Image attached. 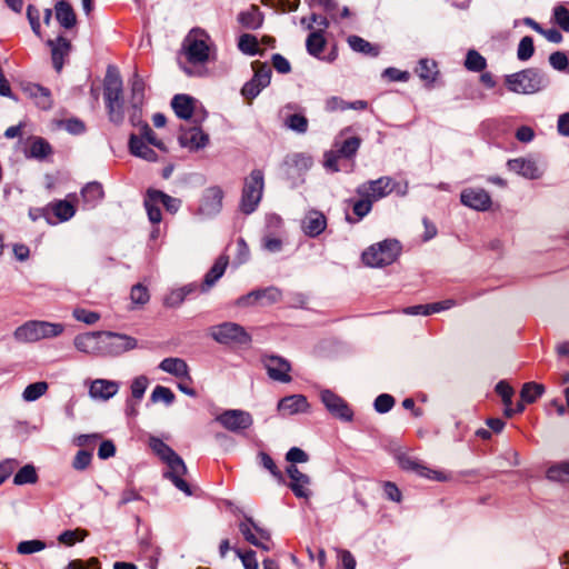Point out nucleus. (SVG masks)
Instances as JSON below:
<instances>
[{
    "label": "nucleus",
    "mask_w": 569,
    "mask_h": 569,
    "mask_svg": "<svg viewBox=\"0 0 569 569\" xmlns=\"http://www.w3.org/2000/svg\"><path fill=\"white\" fill-rule=\"evenodd\" d=\"M149 446L168 466V470L163 472V478L170 480L184 495L191 496V486L182 478L188 473V468L182 458L160 438L151 437Z\"/></svg>",
    "instance_id": "nucleus-1"
},
{
    "label": "nucleus",
    "mask_w": 569,
    "mask_h": 569,
    "mask_svg": "<svg viewBox=\"0 0 569 569\" xmlns=\"http://www.w3.org/2000/svg\"><path fill=\"white\" fill-rule=\"evenodd\" d=\"M122 79L114 67L109 66L103 81V99L109 120L119 126L124 120Z\"/></svg>",
    "instance_id": "nucleus-2"
},
{
    "label": "nucleus",
    "mask_w": 569,
    "mask_h": 569,
    "mask_svg": "<svg viewBox=\"0 0 569 569\" xmlns=\"http://www.w3.org/2000/svg\"><path fill=\"white\" fill-rule=\"evenodd\" d=\"M505 84L511 92L519 94H533L547 88L549 78L538 68H528L507 74Z\"/></svg>",
    "instance_id": "nucleus-3"
},
{
    "label": "nucleus",
    "mask_w": 569,
    "mask_h": 569,
    "mask_svg": "<svg viewBox=\"0 0 569 569\" xmlns=\"http://www.w3.org/2000/svg\"><path fill=\"white\" fill-rule=\"evenodd\" d=\"M402 246L397 239H385L371 244L362 254V262L371 268H382L392 264L400 256Z\"/></svg>",
    "instance_id": "nucleus-4"
},
{
    "label": "nucleus",
    "mask_w": 569,
    "mask_h": 569,
    "mask_svg": "<svg viewBox=\"0 0 569 569\" xmlns=\"http://www.w3.org/2000/svg\"><path fill=\"white\" fill-rule=\"evenodd\" d=\"M210 36L200 28L191 29L181 44V52L187 61L193 66L204 64L210 58Z\"/></svg>",
    "instance_id": "nucleus-5"
},
{
    "label": "nucleus",
    "mask_w": 569,
    "mask_h": 569,
    "mask_svg": "<svg viewBox=\"0 0 569 569\" xmlns=\"http://www.w3.org/2000/svg\"><path fill=\"white\" fill-rule=\"evenodd\" d=\"M63 331L64 326L59 322L29 320L14 330L13 337L19 342H36L58 337Z\"/></svg>",
    "instance_id": "nucleus-6"
},
{
    "label": "nucleus",
    "mask_w": 569,
    "mask_h": 569,
    "mask_svg": "<svg viewBox=\"0 0 569 569\" xmlns=\"http://www.w3.org/2000/svg\"><path fill=\"white\" fill-rule=\"evenodd\" d=\"M264 188V174L260 169H253L244 179L239 210L243 214L254 212L262 199Z\"/></svg>",
    "instance_id": "nucleus-7"
},
{
    "label": "nucleus",
    "mask_w": 569,
    "mask_h": 569,
    "mask_svg": "<svg viewBox=\"0 0 569 569\" xmlns=\"http://www.w3.org/2000/svg\"><path fill=\"white\" fill-rule=\"evenodd\" d=\"M210 337L220 345L249 346L252 337L239 323L226 321L210 328Z\"/></svg>",
    "instance_id": "nucleus-8"
},
{
    "label": "nucleus",
    "mask_w": 569,
    "mask_h": 569,
    "mask_svg": "<svg viewBox=\"0 0 569 569\" xmlns=\"http://www.w3.org/2000/svg\"><path fill=\"white\" fill-rule=\"evenodd\" d=\"M136 338L112 331H101L100 352L106 356H120L137 348Z\"/></svg>",
    "instance_id": "nucleus-9"
},
{
    "label": "nucleus",
    "mask_w": 569,
    "mask_h": 569,
    "mask_svg": "<svg viewBox=\"0 0 569 569\" xmlns=\"http://www.w3.org/2000/svg\"><path fill=\"white\" fill-rule=\"evenodd\" d=\"M239 531L243 539L250 545L269 551L271 547L268 542L271 541L269 530L260 527L252 517L244 515L243 520L239 523Z\"/></svg>",
    "instance_id": "nucleus-10"
},
{
    "label": "nucleus",
    "mask_w": 569,
    "mask_h": 569,
    "mask_svg": "<svg viewBox=\"0 0 569 569\" xmlns=\"http://www.w3.org/2000/svg\"><path fill=\"white\" fill-rule=\"evenodd\" d=\"M397 181L388 176L380 177L376 180H369L359 184L356 193L359 197H367L373 203L389 196L396 188Z\"/></svg>",
    "instance_id": "nucleus-11"
},
{
    "label": "nucleus",
    "mask_w": 569,
    "mask_h": 569,
    "mask_svg": "<svg viewBox=\"0 0 569 569\" xmlns=\"http://www.w3.org/2000/svg\"><path fill=\"white\" fill-rule=\"evenodd\" d=\"M216 421L233 433H240L249 429L253 423L252 416L248 411L240 409L224 410L216 417Z\"/></svg>",
    "instance_id": "nucleus-12"
},
{
    "label": "nucleus",
    "mask_w": 569,
    "mask_h": 569,
    "mask_svg": "<svg viewBox=\"0 0 569 569\" xmlns=\"http://www.w3.org/2000/svg\"><path fill=\"white\" fill-rule=\"evenodd\" d=\"M320 399L331 416L341 421H352L353 410L342 397L329 389H325L320 392Z\"/></svg>",
    "instance_id": "nucleus-13"
},
{
    "label": "nucleus",
    "mask_w": 569,
    "mask_h": 569,
    "mask_svg": "<svg viewBox=\"0 0 569 569\" xmlns=\"http://www.w3.org/2000/svg\"><path fill=\"white\" fill-rule=\"evenodd\" d=\"M281 299V291L276 287H268L263 289L252 290L249 293L241 296L237 300L239 307H249L254 305L270 306L279 302Z\"/></svg>",
    "instance_id": "nucleus-14"
},
{
    "label": "nucleus",
    "mask_w": 569,
    "mask_h": 569,
    "mask_svg": "<svg viewBox=\"0 0 569 569\" xmlns=\"http://www.w3.org/2000/svg\"><path fill=\"white\" fill-rule=\"evenodd\" d=\"M399 467L405 471H411L416 475L427 478L429 480L436 481H446L447 476L438 470L430 469L429 467L422 465L418 459L408 456L406 453L399 455L397 457Z\"/></svg>",
    "instance_id": "nucleus-15"
},
{
    "label": "nucleus",
    "mask_w": 569,
    "mask_h": 569,
    "mask_svg": "<svg viewBox=\"0 0 569 569\" xmlns=\"http://www.w3.org/2000/svg\"><path fill=\"white\" fill-rule=\"evenodd\" d=\"M262 363L267 370L270 379L282 383H288L292 380L290 376V362L280 356H264Z\"/></svg>",
    "instance_id": "nucleus-16"
},
{
    "label": "nucleus",
    "mask_w": 569,
    "mask_h": 569,
    "mask_svg": "<svg viewBox=\"0 0 569 569\" xmlns=\"http://www.w3.org/2000/svg\"><path fill=\"white\" fill-rule=\"evenodd\" d=\"M223 197L224 192L219 186L207 188L200 200L199 212L208 217L218 214L222 209Z\"/></svg>",
    "instance_id": "nucleus-17"
},
{
    "label": "nucleus",
    "mask_w": 569,
    "mask_h": 569,
    "mask_svg": "<svg viewBox=\"0 0 569 569\" xmlns=\"http://www.w3.org/2000/svg\"><path fill=\"white\" fill-rule=\"evenodd\" d=\"M460 201L463 206L477 211H487L492 204L488 191L482 188H466L460 193Z\"/></svg>",
    "instance_id": "nucleus-18"
},
{
    "label": "nucleus",
    "mask_w": 569,
    "mask_h": 569,
    "mask_svg": "<svg viewBox=\"0 0 569 569\" xmlns=\"http://www.w3.org/2000/svg\"><path fill=\"white\" fill-rule=\"evenodd\" d=\"M178 140L181 147L188 148L190 151H198L208 146L209 136L201 128L191 127L182 129Z\"/></svg>",
    "instance_id": "nucleus-19"
},
{
    "label": "nucleus",
    "mask_w": 569,
    "mask_h": 569,
    "mask_svg": "<svg viewBox=\"0 0 569 569\" xmlns=\"http://www.w3.org/2000/svg\"><path fill=\"white\" fill-rule=\"evenodd\" d=\"M507 168L508 170L530 180L539 179L542 176V171L539 169L537 162L523 157L509 159L507 161Z\"/></svg>",
    "instance_id": "nucleus-20"
},
{
    "label": "nucleus",
    "mask_w": 569,
    "mask_h": 569,
    "mask_svg": "<svg viewBox=\"0 0 569 569\" xmlns=\"http://www.w3.org/2000/svg\"><path fill=\"white\" fill-rule=\"evenodd\" d=\"M28 98L33 100L34 104L44 111L53 107V99L49 88L39 83H28L22 88Z\"/></svg>",
    "instance_id": "nucleus-21"
},
{
    "label": "nucleus",
    "mask_w": 569,
    "mask_h": 569,
    "mask_svg": "<svg viewBox=\"0 0 569 569\" xmlns=\"http://www.w3.org/2000/svg\"><path fill=\"white\" fill-rule=\"evenodd\" d=\"M47 44L51 48V60L54 70L60 73L64 59L71 51V42L63 36H58L56 40L49 39Z\"/></svg>",
    "instance_id": "nucleus-22"
},
{
    "label": "nucleus",
    "mask_w": 569,
    "mask_h": 569,
    "mask_svg": "<svg viewBox=\"0 0 569 569\" xmlns=\"http://www.w3.org/2000/svg\"><path fill=\"white\" fill-rule=\"evenodd\" d=\"M302 231L309 238L320 236L327 228V218L319 210H310L301 222Z\"/></svg>",
    "instance_id": "nucleus-23"
},
{
    "label": "nucleus",
    "mask_w": 569,
    "mask_h": 569,
    "mask_svg": "<svg viewBox=\"0 0 569 569\" xmlns=\"http://www.w3.org/2000/svg\"><path fill=\"white\" fill-rule=\"evenodd\" d=\"M310 406L303 395H291L283 397L278 402V411L282 416H292L300 412H307Z\"/></svg>",
    "instance_id": "nucleus-24"
},
{
    "label": "nucleus",
    "mask_w": 569,
    "mask_h": 569,
    "mask_svg": "<svg viewBox=\"0 0 569 569\" xmlns=\"http://www.w3.org/2000/svg\"><path fill=\"white\" fill-rule=\"evenodd\" d=\"M237 20L244 29L257 30L262 27L264 14L258 6L251 4L238 13Z\"/></svg>",
    "instance_id": "nucleus-25"
},
{
    "label": "nucleus",
    "mask_w": 569,
    "mask_h": 569,
    "mask_svg": "<svg viewBox=\"0 0 569 569\" xmlns=\"http://www.w3.org/2000/svg\"><path fill=\"white\" fill-rule=\"evenodd\" d=\"M228 264L229 257L226 254L219 256L212 267L204 274L201 290L208 291L224 274Z\"/></svg>",
    "instance_id": "nucleus-26"
},
{
    "label": "nucleus",
    "mask_w": 569,
    "mask_h": 569,
    "mask_svg": "<svg viewBox=\"0 0 569 569\" xmlns=\"http://www.w3.org/2000/svg\"><path fill=\"white\" fill-rule=\"evenodd\" d=\"M53 153L51 144L42 137H30L29 147L24 154L29 159L44 160Z\"/></svg>",
    "instance_id": "nucleus-27"
},
{
    "label": "nucleus",
    "mask_w": 569,
    "mask_h": 569,
    "mask_svg": "<svg viewBox=\"0 0 569 569\" xmlns=\"http://www.w3.org/2000/svg\"><path fill=\"white\" fill-rule=\"evenodd\" d=\"M352 207L353 216L347 213L346 221L350 224L360 222L372 210L373 202L367 197H359L358 199H349L347 201Z\"/></svg>",
    "instance_id": "nucleus-28"
},
{
    "label": "nucleus",
    "mask_w": 569,
    "mask_h": 569,
    "mask_svg": "<svg viewBox=\"0 0 569 569\" xmlns=\"http://www.w3.org/2000/svg\"><path fill=\"white\" fill-rule=\"evenodd\" d=\"M159 369H161L164 372H168L177 378L180 379H187L189 382H191V377L189 375V367L187 362L181 358H164L159 363Z\"/></svg>",
    "instance_id": "nucleus-29"
},
{
    "label": "nucleus",
    "mask_w": 569,
    "mask_h": 569,
    "mask_svg": "<svg viewBox=\"0 0 569 569\" xmlns=\"http://www.w3.org/2000/svg\"><path fill=\"white\" fill-rule=\"evenodd\" d=\"M49 214L53 221L66 222L76 214V207L68 200H53L48 203Z\"/></svg>",
    "instance_id": "nucleus-30"
},
{
    "label": "nucleus",
    "mask_w": 569,
    "mask_h": 569,
    "mask_svg": "<svg viewBox=\"0 0 569 569\" xmlns=\"http://www.w3.org/2000/svg\"><path fill=\"white\" fill-rule=\"evenodd\" d=\"M129 150L131 154L149 162H156L158 160L157 152L151 149L142 138H139L136 134H131L129 138Z\"/></svg>",
    "instance_id": "nucleus-31"
},
{
    "label": "nucleus",
    "mask_w": 569,
    "mask_h": 569,
    "mask_svg": "<svg viewBox=\"0 0 569 569\" xmlns=\"http://www.w3.org/2000/svg\"><path fill=\"white\" fill-rule=\"evenodd\" d=\"M101 331L80 333L74 337L73 345L77 350L86 353L100 351Z\"/></svg>",
    "instance_id": "nucleus-32"
},
{
    "label": "nucleus",
    "mask_w": 569,
    "mask_h": 569,
    "mask_svg": "<svg viewBox=\"0 0 569 569\" xmlns=\"http://www.w3.org/2000/svg\"><path fill=\"white\" fill-rule=\"evenodd\" d=\"M119 386L114 381L97 379L91 386L89 393L94 399L108 400L118 392Z\"/></svg>",
    "instance_id": "nucleus-33"
},
{
    "label": "nucleus",
    "mask_w": 569,
    "mask_h": 569,
    "mask_svg": "<svg viewBox=\"0 0 569 569\" xmlns=\"http://www.w3.org/2000/svg\"><path fill=\"white\" fill-rule=\"evenodd\" d=\"M81 197L86 208L92 209L104 198L103 187L98 181L87 183L81 190Z\"/></svg>",
    "instance_id": "nucleus-34"
},
{
    "label": "nucleus",
    "mask_w": 569,
    "mask_h": 569,
    "mask_svg": "<svg viewBox=\"0 0 569 569\" xmlns=\"http://www.w3.org/2000/svg\"><path fill=\"white\" fill-rule=\"evenodd\" d=\"M194 100L188 94H176L171 100V107L176 116L180 119L188 120L192 117L194 110Z\"/></svg>",
    "instance_id": "nucleus-35"
},
{
    "label": "nucleus",
    "mask_w": 569,
    "mask_h": 569,
    "mask_svg": "<svg viewBox=\"0 0 569 569\" xmlns=\"http://www.w3.org/2000/svg\"><path fill=\"white\" fill-rule=\"evenodd\" d=\"M56 19L64 29H71L77 23V16L72 6L66 0H60L54 6Z\"/></svg>",
    "instance_id": "nucleus-36"
},
{
    "label": "nucleus",
    "mask_w": 569,
    "mask_h": 569,
    "mask_svg": "<svg viewBox=\"0 0 569 569\" xmlns=\"http://www.w3.org/2000/svg\"><path fill=\"white\" fill-rule=\"evenodd\" d=\"M416 73L426 84H431L436 81L439 73L438 64L432 59H420L416 68Z\"/></svg>",
    "instance_id": "nucleus-37"
},
{
    "label": "nucleus",
    "mask_w": 569,
    "mask_h": 569,
    "mask_svg": "<svg viewBox=\"0 0 569 569\" xmlns=\"http://www.w3.org/2000/svg\"><path fill=\"white\" fill-rule=\"evenodd\" d=\"M361 138L359 137H349V138H346L343 140H336L335 141V150L342 157V158H346V159H351L353 158L360 146H361Z\"/></svg>",
    "instance_id": "nucleus-38"
},
{
    "label": "nucleus",
    "mask_w": 569,
    "mask_h": 569,
    "mask_svg": "<svg viewBox=\"0 0 569 569\" xmlns=\"http://www.w3.org/2000/svg\"><path fill=\"white\" fill-rule=\"evenodd\" d=\"M348 43L353 51L361 52L369 57H378L380 53L378 46L370 43L359 36H350Z\"/></svg>",
    "instance_id": "nucleus-39"
},
{
    "label": "nucleus",
    "mask_w": 569,
    "mask_h": 569,
    "mask_svg": "<svg viewBox=\"0 0 569 569\" xmlns=\"http://www.w3.org/2000/svg\"><path fill=\"white\" fill-rule=\"evenodd\" d=\"M326 43L327 41L321 30L311 31L306 40V49L310 56L319 58Z\"/></svg>",
    "instance_id": "nucleus-40"
},
{
    "label": "nucleus",
    "mask_w": 569,
    "mask_h": 569,
    "mask_svg": "<svg viewBox=\"0 0 569 569\" xmlns=\"http://www.w3.org/2000/svg\"><path fill=\"white\" fill-rule=\"evenodd\" d=\"M546 391L542 383L538 382H526L520 390V398L526 403H533L539 399Z\"/></svg>",
    "instance_id": "nucleus-41"
},
{
    "label": "nucleus",
    "mask_w": 569,
    "mask_h": 569,
    "mask_svg": "<svg viewBox=\"0 0 569 569\" xmlns=\"http://www.w3.org/2000/svg\"><path fill=\"white\" fill-rule=\"evenodd\" d=\"M39 477L34 466L26 465L18 470L13 477V483L16 486L33 485L38 481Z\"/></svg>",
    "instance_id": "nucleus-42"
},
{
    "label": "nucleus",
    "mask_w": 569,
    "mask_h": 569,
    "mask_svg": "<svg viewBox=\"0 0 569 569\" xmlns=\"http://www.w3.org/2000/svg\"><path fill=\"white\" fill-rule=\"evenodd\" d=\"M238 48L242 53L248 56L260 53L258 39L251 33H243L239 37Z\"/></svg>",
    "instance_id": "nucleus-43"
},
{
    "label": "nucleus",
    "mask_w": 569,
    "mask_h": 569,
    "mask_svg": "<svg viewBox=\"0 0 569 569\" xmlns=\"http://www.w3.org/2000/svg\"><path fill=\"white\" fill-rule=\"evenodd\" d=\"M465 67L472 72H482L487 68V60L477 50L471 49L467 52Z\"/></svg>",
    "instance_id": "nucleus-44"
},
{
    "label": "nucleus",
    "mask_w": 569,
    "mask_h": 569,
    "mask_svg": "<svg viewBox=\"0 0 569 569\" xmlns=\"http://www.w3.org/2000/svg\"><path fill=\"white\" fill-rule=\"evenodd\" d=\"M143 203H144V208L147 210L149 220L152 223H160L162 220V213L158 206L160 202L158 201L156 196L151 197L150 189H148V191H147Z\"/></svg>",
    "instance_id": "nucleus-45"
},
{
    "label": "nucleus",
    "mask_w": 569,
    "mask_h": 569,
    "mask_svg": "<svg viewBox=\"0 0 569 569\" xmlns=\"http://www.w3.org/2000/svg\"><path fill=\"white\" fill-rule=\"evenodd\" d=\"M48 390V383L46 381H38L30 383L26 387L22 392V398L24 401L31 402L38 400L41 396H43Z\"/></svg>",
    "instance_id": "nucleus-46"
},
{
    "label": "nucleus",
    "mask_w": 569,
    "mask_h": 569,
    "mask_svg": "<svg viewBox=\"0 0 569 569\" xmlns=\"http://www.w3.org/2000/svg\"><path fill=\"white\" fill-rule=\"evenodd\" d=\"M547 478L552 481L569 482V462H560L549 467Z\"/></svg>",
    "instance_id": "nucleus-47"
},
{
    "label": "nucleus",
    "mask_w": 569,
    "mask_h": 569,
    "mask_svg": "<svg viewBox=\"0 0 569 569\" xmlns=\"http://www.w3.org/2000/svg\"><path fill=\"white\" fill-rule=\"evenodd\" d=\"M150 194L151 197L156 196L158 201L162 203L166 210L170 213H176L181 206V201L179 199L173 198L161 190L150 189Z\"/></svg>",
    "instance_id": "nucleus-48"
},
{
    "label": "nucleus",
    "mask_w": 569,
    "mask_h": 569,
    "mask_svg": "<svg viewBox=\"0 0 569 569\" xmlns=\"http://www.w3.org/2000/svg\"><path fill=\"white\" fill-rule=\"evenodd\" d=\"M310 483V478L308 475L303 473L301 477H297L292 481L289 482L288 487L291 489L293 495L298 498H308L310 496V491L307 486Z\"/></svg>",
    "instance_id": "nucleus-49"
},
{
    "label": "nucleus",
    "mask_w": 569,
    "mask_h": 569,
    "mask_svg": "<svg viewBox=\"0 0 569 569\" xmlns=\"http://www.w3.org/2000/svg\"><path fill=\"white\" fill-rule=\"evenodd\" d=\"M259 460H260V465L264 469H267L279 482L284 481L282 472L279 470L274 460L272 459V457L269 453L261 451L259 453Z\"/></svg>",
    "instance_id": "nucleus-50"
},
{
    "label": "nucleus",
    "mask_w": 569,
    "mask_h": 569,
    "mask_svg": "<svg viewBox=\"0 0 569 569\" xmlns=\"http://www.w3.org/2000/svg\"><path fill=\"white\" fill-rule=\"evenodd\" d=\"M174 399L176 396L172 390L163 386H157L150 396L152 402L163 401L167 406L172 405Z\"/></svg>",
    "instance_id": "nucleus-51"
},
{
    "label": "nucleus",
    "mask_w": 569,
    "mask_h": 569,
    "mask_svg": "<svg viewBox=\"0 0 569 569\" xmlns=\"http://www.w3.org/2000/svg\"><path fill=\"white\" fill-rule=\"evenodd\" d=\"M286 124L289 129L298 132L305 133L308 130V119L300 113H292L287 117Z\"/></svg>",
    "instance_id": "nucleus-52"
},
{
    "label": "nucleus",
    "mask_w": 569,
    "mask_h": 569,
    "mask_svg": "<svg viewBox=\"0 0 569 569\" xmlns=\"http://www.w3.org/2000/svg\"><path fill=\"white\" fill-rule=\"evenodd\" d=\"M535 53L533 39L529 36L523 37L517 50V57L520 61L529 60Z\"/></svg>",
    "instance_id": "nucleus-53"
},
{
    "label": "nucleus",
    "mask_w": 569,
    "mask_h": 569,
    "mask_svg": "<svg viewBox=\"0 0 569 569\" xmlns=\"http://www.w3.org/2000/svg\"><path fill=\"white\" fill-rule=\"evenodd\" d=\"M142 106L143 101H133L129 100V106L127 108V112L129 116V121L133 127H139L143 124L142 121Z\"/></svg>",
    "instance_id": "nucleus-54"
},
{
    "label": "nucleus",
    "mask_w": 569,
    "mask_h": 569,
    "mask_svg": "<svg viewBox=\"0 0 569 569\" xmlns=\"http://www.w3.org/2000/svg\"><path fill=\"white\" fill-rule=\"evenodd\" d=\"M130 299H131L132 303H134V305H138V306L146 305L150 299L148 288L141 283L134 284L130 291Z\"/></svg>",
    "instance_id": "nucleus-55"
},
{
    "label": "nucleus",
    "mask_w": 569,
    "mask_h": 569,
    "mask_svg": "<svg viewBox=\"0 0 569 569\" xmlns=\"http://www.w3.org/2000/svg\"><path fill=\"white\" fill-rule=\"evenodd\" d=\"M46 548V543L42 540L33 539V540H24L19 542L17 547V551L20 555H31L34 552H39Z\"/></svg>",
    "instance_id": "nucleus-56"
},
{
    "label": "nucleus",
    "mask_w": 569,
    "mask_h": 569,
    "mask_svg": "<svg viewBox=\"0 0 569 569\" xmlns=\"http://www.w3.org/2000/svg\"><path fill=\"white\" fill-rule=\"evenodd\" d=\"M72 316L77 321L83 322L86 325H94L100 320V315L98 312L84 308H76L72 312Z\"/></svg>",
    "instance_id": "nucleus-57"
},
{
    "label": "nucleus",
    "mask_w": 569,
    "mask_h": 569,
    "mask_svg": "<svg viewBox=\"0 0 569 569\" xmlns=\"http://www.w3.org/2000/svg\"><path fill=\"white\" fill-rule=\"evenodd\" d=\"M395 398L389 393L379 395L373 402L375 410L379 413L389 412L395 406Z\"/></svg>",
    "instance_id": "nucleus-58"
},
{
    "label": "nucleus",
    "mask_w": 569,
    "mask_h": 569,
    "mask_svg": "<svg viewBox=\"0 0 569 569\" xmlns=\"http://www.w3.org/2000/svg\"><path fill=\"white\" fill-rule=\"evenodd\" d=\"M91 460H92V452L81 449L76 453V456L72 460V468L78 471H83L90 466Z\"/></svg>",
    "instance_id": "nucleus-59"
},
{
    "label": "nucleus",
    "mask_w": 569,
    "mask_h": 569,
    "mask_svg": "<svg viewBox=\"0 0 569 569\" xmlns=\"http://www.w3.org/2000/svg\"><path fill=\"white\" fill-rule=\"evenodd\" d=\"M271 73V68L267 63H262L254 71V74L251 79H253L258 86L266 88L270 84Z\"/></svg>",
    "instance_id": "nucleus-60"
},
{
    "label": "nucleus",
    "mask_w": 569,
    "mask_h": 569,
    "mask_svg": "<svg viewBox=\"0 0 569 569\" xmlns=\"http://www.w3.org/2000/svg\"><path fill=\"white\" fill-rule=\"evenodd\" d=\"M144 81L139 74L134 73L133 79L131 81V97L130 100L133 101H144Z\"/></svg>",
    "instance_id": "nucleus-61"
},
{
    "label": "nucleus",
    "mask_w": 569,
    "mask_h": 569,
    "mask_svg": "<svg viewBox=\"0 0 569 569\" xmlns=\"http://www.w3.org/2000/svg\"><path fill=\"white\" fill-rule=\"evenodd\" d=\"M148 378L144 376H139L134 378L130 387L132 398H134L137 401L141 400L148 388Z\"/></svg>",
    "instance_id": "nucleus-62"
},
{
    "label": "nucleus",
    "mask_w": 569,
    "mask_h": 569,
    "mask_svg": "<svg viewBox=\"0 0 569 569\" xmlns=\"http://www.w3.org/2000/svg\"><path fill=\"white\" fill-rule=\"evenodd\" d=\"M286 460L290 465L306 463L309 461V455L299 447H292L286 453Z\"/></svg>",
    "instance_id": "nucleus-63"
},
{
    "label": "nucleus",
    "mask_w": 569,
    "mask_h": 569,
    "mask_svg": "<svg viewBox=\"0 0 569 569\" xmlns=\"http://www.w3.org/2000/svg\"><path fill=\"white\" fill-rule=\"evenodd\" d=\"M553 18L563 31L569 32V10L565 6L560 4L553 9Z\"/></svg>",
    "instance_id": "nucleus-64"
}]
</instances>
